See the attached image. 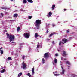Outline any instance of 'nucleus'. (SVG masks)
<instances>
[{"mask_svg": "<svg viewBox=\"0 0 77 77\" xmlns=\"http://www.w3.org/2000/svg\"><path fill=\"white\" fill-rule=\"evenodd\" d=\"M41 24V20L39 19L36 20L35 21V26L36 27L37 29H39Z\"/></svg>", "mask_w": 77, "mask_h": 77, "instance_id": "1", "label": "nucleus"}, {"mask_svg": "<svg viewBox=\"0 0 77 77\" xmlns=\"http://www.w3.org/2000/svg\"><path fill=\"white\" fill-rule=\"evenodd\" d=\"M9 39L10 42H11L12 44H14L15 43V42H12L14 41V39H15V35L11 34L9 36Z\"/></svg>", "mask_w": 77, "mask_h": 77, "instance_id": "2", "label": "nucleus"}, {"mask_svg": "<svg viewBox=\"0 0 77 77\" xmlns=\"http://www.w3.org/2000/svg\"><path fill=\"white\" fill-rule=\"evenodd\" d=\"M23 35V36H24L26 39H28L30 37V34L28 33H24Z\"/></svg>", "mask_w": 77, "mask_h": 77, "instance_id": "3", "label": "nucleus"}, {"mask_svg": "<svg viewBox=\"0 0 77 77\" xmlns=\"http://www.w3.org/2000/svg\"><path fill=\"white\" fill-rule=\"evenodd\" d=\"M22 65L23 66V69H25L27 68V64L26 63H24V62H23L22 63Z\"/></svg>", "mask_w": 77, "mask_h": 77, "instance_id": "4", "label": "nucleus"}, {"mask_svg": "<svg viewBox=\"0 0 77 77\" xmlns=\"http://www.w3.org/2000/svg\"><path fill=\"white\" fill-rule=\"evenodd\" d=\"M67 39H66L65 38H64L62 40V43L63 44H64L65 43H66L67 42Z\"/></svg>", "mask_w": 77, "mask_h": 77, "instance_id": "5", "label": "nucleus"}, {"mask_svg": "<svg viewBox=\"0 0 77 77\" xmlns=\"http://www.w3.org/2000/svg\"><path fill=\"white\" fill-rule=\"evenodd\" d=\"M44 55V57L45 59H47V58H48V53H45Z\"/></svg>", "mask_w": 77, "mask_h": 77, "instance_id": "6", "label": "nucleus"}, {"mask_svg": "<svg viewBox=\"0 0 77 77\" xmlns=\"http://www.w3.org/2000/svg\"><path fill=\"white\" fill-rule=\"evenodd\" d=\"M63 56L65 57V56H66L68 55V54H67V53H66V52L65 51H63Z\"/></svg>", "mask_w": 77, "mask_h": 77, "instance_id": "7", "label": "nucleus"}, {"mask_svg": "<svg viewBox=\"0 0 77 77\" xmlns=\"http://www.w3.org/2000/svg\"><path fill=\"white\" fill-rule=\"evenodd\" d=\"M35 38H37L38 36H39V34L37 33H35Z\"/></svg>", "mask_w": 77, "mask_h": 77, "instance_id": "8", "label": "nucleus"}, {"mask_svg": "<svg viewBox=\"0 0 77 77\" xmlns=\"http://www.w3.org/2000/svg\"><path fill=\"white\" fill-rule=\"evenodd\" d=\"M54 34H56V33L55 32H53L52 33H51L50 35L49 36V37H51V36H53V35H54Z\"/></svg>", "mask_w": 77, "mask_h": 77, "instance_id": "9", "label": "nucleus"}, {"mask_svg": "<svg viewBox=\"0 0 77 77\" xmlns=\"http://www.w3.org/2000/svg\"><path fill=\"white\" fill-rule=\"evenodd\" d=\"M51 15H52V13H51V12H50L49 13V15H47V17H49V16L50 17H51Z\"/></svg>", "mask_w": 77, "mask_h": 77, "instance_id": "10", "label": "nucleus"}, {"mask_svg": "<svg viewBox=\"0 0 77 77\" xmlns=\"http://www.w3.org/2000/svg\"><path fill=\"white\" fill-rule=\"evenodd\" d=\"M5 71H6V70H5V69H4L2 70H1L0 71V72L1 73H4V72H5Z\"/></svg>", "mask_w": 77, "mask_h": 77, "instance_id": "11", "label": "nucleus"}, {"mask_svg": "<svg viewBox=\"0 0 77 77\" xmlns=\"http://www.w3.org/2000/svg\"><path fill=\"white\" fill-rule=\"evenodd\" d=\"M1 9H5V10L6 9H8V8L6 7H2Z\"/></svg>", "mask_w": 77, "mask_h": 77, "instance_id": "12", "label": "nucleus"}, {"mask_svg": "<svg viewBox=\"0 0 77 77\" xmlns=\"http://www.w3.org/2000/svg\"><path fill=\"white\" fill-rule=\"evenodd\" d=\"M18 17V14L16 13H15L14 14V17Z\"/></svg>", "mask_w": 77, "mask_h": 77, "instance_id": "13", "label": "nucleus"}, {"mask_svg": "<svg viewBox=\"0 0 77 77\" xmlns=\"http://www.w3.org/2000/svg\"><path fill=\"white\" fill-rule=\"evenodd\" d=\"M27 1L28 2H29V3H32L33 2V0H27Z\"/></svg>", "mask_w": 77, "mask_h": 77, "instance_id": "14", "label": "nucleus"}, {"mask_svg": "<svg viewBox=\"0 0 77 77\" xmlns=\"http://www.w3.org/2000/svg\"><path fill=\"white\" fill-rule=\"evenodd\" d=\"M35 69V68L33 67L32 69V73L33 74H34V73H35V72H34V70Z\"/></svg>", "mask_w": 77, "mask_h": 77, "instance_id": "15", "label": "nucleus"}, {"mask_svg": "<svg viewBox=\"0 0 77 77\" xmlns=\"http://www.w3.org/2000/svg\"><path fill=\"white\" fill-rule=\"evenodd\" d=\"M23 3H24L25 4L27 3V0H23Z\"/></svg>", "mask_w": 77, "mask_h": 77, "instance_id": "16", "label": "nucleus"}, {"mask_svg": "<svg viewBox=\"0 0 77 77\" xmlns=\"http://www.w3.org/2000/svg\"><path fill=\"white\" fill-rule=\"evenodd\" d=\"M66 64H68V65H70V62H69L68 61H66Z\"/></svg>", "mask_w": 77, "mask_h": 77, "instance_id": "17", "label": "nucleus"}, {"mask_svg": "<svg viewBox=\"0 0 77 77\" xmlns=\"http://www.w3.org/2000/svg\"><path fill=\"white\" fill-rule=\"evenodd\" d=\"M42 63H43V64H44V63H45V60H44V58L42 59Z\"/></svg>", "mask_w": 77, "mask_h": 77, "instance_id": "18", "label": "nucleus"}, {"mask_svg": "<svg viewBox=\"0 0 77 77\" xmlns=\"http://www.w3.org/2000/svg\"><path fill=\"white\" fill-rule=\"evenodd\" d=\"M72 77H77V75H75L73 74H72Z\"/></svg>", "mask_w": 77, "mask_h": 77, "instance_id": "19", "label": "nucleus"}, {"mask_svg": "<svg viewBox=\"0 0 77 77\" xmlns=\"http://www.w3.org/2000/svg\"><path fill=\"white\" fill-rule=\"evenodd\" d=\"M22 74H23L22 73H19L18 74V77H20V76H21V75H22Z\"/></svg>", "mask_w": 77, "mask_h": 77, "instance_id": "20", "label": "nucleus"}, {"mask_svg": "<svg viewBox=\"0 0 77 77\" xmlns=\"http://www.w3.org/2000/svg\"><path fill=\"white\" fill-rule=\"evenodd\" d=\"M28 18L29 19H31V18H32V16H29Z\"/></svg>", "mask_w": 77, "mask_h": 77, "instance_id": "21", "label": "nucleus"}, {"mask_svg": "<svg viewBox=\"0 0 77 77\" xmlns=\"http://www.w3.org/2000/svg\"><path fill=\"white\" fill-rule=\"evenodd\" d=\"M57 59H55L54 60V62L55 63H57Z\"/></svg>", "mask_w": 77, "mask_h": 77, "instance_id": "22", "label": "nucleus"}, {"mask_svg": "<svg viewBox=\"0 0 77 77\" xmlns=\"http://www.w3.org/2000/svg\"><path fill=\"white\" fill-rule=\"evenodd\" d=\"M65 71V69H63L62 70V74H64V72Z\"/></svg>", "mask_w": 77, "mask_h": 77, "instance_id": "23", "label": "nucleus"}, {"mask_svg": "<svg viewBox=\"0 0 77 77\" xmlns=\"http://www.w3.org/2000/svg\"><path fill=\"white\" fill-rule=\"evenodd\" d=\"M55 5H52V9H54V8H55Z\"/></svg>", "mask_w": 77, "mask_h": 77, "instance_id": "24", "label": "nucleus"}, {"mask_svg": "<svg viewBox=\"0 0 77 77\" xmlns=\"http://www.w3.org/2000/svg\"><path fill=\"white\" fill-rule=\"evenodd\" d=\"M25 57H26V56L25 55H23L22 56V59H23V60H24V58H25Z\"/></svg>", "mask_w": 77, "mask_h": 77, "instance_id": "25", "label": "nucleus"}, {"mask_svg": "<svg viewBox=\"0 0 77 77\" xmlns=\"http://www.w3.org/2000/svg\"><path fill=\"white\" fill-rule=\"evenodd\" d=\"M7 59L8 60H12V58H11V57H9Z\"/></svg>", "mask_w": 77, "mask_h": 77, "instance_id": "26", "label": "nucleus"}, {"mask_svg": "<svg viewBox=\"0 0 77 77\" xmlns=\"http://www.w3.org/2000/svg\"><path fill=\"white\" fill-rule=\"evenodd\" d=\"M28 76H29V77H31V75H30V73H28L27 74Z\"/></svg>", "mask_w": 77, "mask_h": 77, "instance_id": "27", "label": "nucleus"}, {"mask_svg": "<svg viewBox=\"0 0 77 77\" xmlns=\"http://www.w3.org/2000/svg\"><path fill=\"white\" fill-rule=\"evenodd\" d=\"M17 31L19 32V31H20V27H18L17 28Z\"/></svg>", "mask_w": 77, "mask_h": 77, "instance_id": "28", "label": "nucleus"}, {"mask_svg": "<svg viewBox=\"0 0 77 77\" xmlns=\"http://www.w3.org/2000/svg\"><path fill=\"white\" fill-rule=\"evenodd\" d=\"M1 54H3V50H1Z\"/></svg>", "mask_w": 77, "mask_h": 77, "instance_id": "29", "label": "nucleus"}, {"mask_svg": "<svg viewBox=\"0 0 77 77\" xmlns=\"http://www.w3.org/2000/svg\"><path fill=\"white\" fill-rule=\"evenodd\" d=\"M62 42H62L61 41H60L59 45H61V44H62Z\"/></svg>", "mask_w": 77, "mask_h": 77, "instance_id": "30", "label": "nucleus"}, {"mask_svg": "<svg viewBox=\"0 0 77 77\" xmlns=\"http://www.w3.org/2000/svg\"><path fill=\"white\" fill-rule=\"evenodd\" d=\"M51 25V24H46V26L48 27V26H49V25Z\"/></svg>", "mask_w": 77, "mask_h": 77, "instance_id": "31", "label": "nucleus"}, {"mask_svg": "<svg viewBox=\"0 0 77 77\" xmlns=\"http://www.w3.org/2000/svg\"><path fill=\"white\" fill-rule=\"evenodd\" d=\"M7 36H9V33H7L6 34Z\"/></svg>", "mask_w": 77, "mask_h": 77, "instance_id": "32", "label": "nucleus"}, {"mask_svg": "<svg viewBox=\"0 0 77 77\" xmlns=\"http://www.w3.org/2000/svg\"><path fill=\"white\" fill-rule=\"evenodd\" d=\"M39 44H38L37 46V48H39Z\"/></svg>", "mask_w": 77, "mask_h": 77, "instance_id": "33", "label": "nucleus"}, {"mask_svg": "<svg viewBox=\"0 0 77 77\" xmlns=\"http://www.w3.org/2000/svg\"><path fill=\"white\" fill-rule=\"evenodd\" d=\"M53 74H54V75H55V76H57V74H55L54 72H53Z\"/></svg>", "mask_w": 77, "mask_h": 77, "instance_id": "34", "label": "nucleus"}, {"mask_svg": "<svg viewBox=\"0 0 77 77\" xmlns=\"http://www.w3.org/2000/svg\"><path fill=\"white\" fill-rule=\"evenodd\" d=\"M55 56H58V54L56 53V54H55Z\"/></svg>", "mask_w": 77, "mask_h": 77, "instance_id": "35", "label": "nucleus"}, {"mask_svg": "<svg viewBox=\"0 0 77 77\" xmlns=\"http://www.w3.org/2000/svg\"><path fill=\"white\" fill-rule=\"evenodd\" d=\"M69 29H68L67 31V33H69Z\"/></svg>", "mask_w": 77, "mask_h": 77, "instance_id": "36", "label": "nucleus"}, {"mask_svg": "<svg viewBox=\"0 0 77 77\" xmlns=\"http://www.w3.org/2000/svg\"><path fill=\"white\" fill-rule=\"evenodd\" d=\"M1 49H3V47H1V48H0V51H1L2 50H1Z\"/></svg>", "mask_w": 77, "mask_h": 77, "instance_id": "37", "label": "nucleus"}, {"mask_svg": "<svg viewBox=\"0 0 77 77\" xmlns=\"http://www.w3.org/2000/svg\"><path fill=\"white\" fill-rule=\"evenodd\" d=\"M48 32H49V31H48V30H47L46 31V33H48Z\"/></svg>", "mask_w": 77, "mask_h": 77, "instance_id": "38", "label": "nucleus"}, {"mask_svg": "<svg viewBox=\"0 0 77 77\" xmlns=\"http://www.w3.org/2000/svg\"><path fill=\"white\" fill-rule=\"evenodd\" d=\"M1 15H2V16H3V13H1Z\"/></svg>", "mask_w": 77, "mask_h": 77, "instance_id": "39", "label": "nucleus"}, {"mask_svg": "<svg viewBox=\"0 0 77 77\" xmlns=\"http://www.w3.org/2000/svg\"><path fill=\"white\" fill-rule=\"evenodd\" d=\"M52 26H53V27H54V26H55V25L53 24L52 25Z\"/></svg>", "mask_w": 77, "mask_h": 77, "instance_id": "40", "label": "nucleus"}, {"mask_svg": "<svg viewBox=\"0 0 77 77\" xmlns=\"http://www.w3.org/2000/svg\"><path fill=\"white\" fill-rule=\"evenodd\" d=\"M68 69H69V67H70V66H68Z\"/></svg>", "mask_w": 77, "mask_h": 77, "instance_id": "41", "label": "nucleus"}, {"mask_svg": "<svg viewBox=\"0 0 77 77\" xmlns=\"http://www.w3.org/2000/svg\"><path fill=\"white\" fill-rule=\"evenodd\" d=\"M57 76H58V75H60V74H57Z\"/></svg>", "mask_w": 77, "mask_h": 77, "instance_id": "42", "label": "nucleus"}, {"mask_svg": "<svg viewBox=\"0 0 77 77\" xmlns=\"http://www.w3.org/2000/svg\"><path fill=\"white\" fill-rule=\"evenodd\" d=\"M52 43H53V44H54V41H53V42H52Z\"/></svg>", "mask_w": 77, "mask_h": 77, "instance_id": "43", "label": "nucleus"}, {"mask_svg": "<svg viewBox=\"0 0 77 77\" xmlns=\"http://www.w3.org/2000/svg\"><path fill=\"white\" fill-rule=\"evenodd\" d=\"M61 68H62V69L63 70V69H63V67H62V66H61Z\"/></svg>", "mask_w": 77, "mask_h": 77, "instance_id": "44", "label": "nucleus"}, {"mask_svg": "<svg viewBox=\"0 0 77 77\" xmlns=\"http://www.w3.org/2000/svg\"><path fill=\"white\" fill-rule=\"evenodd\" d=\"M64 60H67V59H66V58H64Z\"/></svg>", "mask_w": 77, "mask_h": 77, "instance_id": "45", "label": "nucleus"}, {"mask_svg": "<svg viewBox=\"0 0 77 77\" xmlns=\"http://www.w3.org/2000/svg\"><path fill=\"white\" fill-rule=\"evenodd\" d=\"M64 11H66V9H64Z\"/></svg>", "mask_w": 77, "mask_h": 77, "instance_id": "46", "label": "nucleus"}, {"mask_svg": "<svg viewBox=\"0 0 77 77\" xmlns=\"http://www.w3.org/2000/svg\"><path fill=\"white\" fill-rule=\"evenodd\" d=\"M72 38V37H70L69 38V39H71Z\"/></svg>", "mask_w": 77, "mask_h": 77, "instance_id": "47", "label": "nucleus"}, {"mask_svg": "<svg viewBox=\"0 0 77 77\" xmlns=\"http://www.w3.org/2000/svg\"><path fill=\"white\" fill-rule=\"evenodd\" d=\"M57 73V72H54V73Z\"/></svg>", "mask_w": 77, "mask_h": 77, "instance_id": "48", "label": "nucleus"}, {"mask_svg": "<svg viewBox=\"0 0 77 77\" xmlns=\"http://www.w3.org/2000/svg\"><path fill=\"white\" fill-rule=\"evenodd\" d=\"M22 45V44H19V45Z\"/></svg>", "mask_w": 77, "mask_h": 77, "instance_id": "49", "label": "nucleus"}, {"mask_svg": "<svg viewBox=\"0 0 77 77\" xmlns=\"http://www.w3.org/2000/svg\"><path fill=\"white\" fill-rule=\"evenodd\" d=\"M10 21H14V20H10Z\"/></svg>", "mask_w": 77, "mask_h": 77, "instance_id": "50", "label": "nucleus"}, {"mask_svg": "<svg viewBox=\"0 0 77 77\" xmlns=\"http://www.w3.org/2000/svg\"><path fill=\"white\" fill-rule=\"evenodd\" d=\"M58 51H59V50H58Z\"/></svg>", "mask_w": 77, "mask_h": 77, "instance_id": "51", "label": "nucleus"}, {"mask_svg": "<svg viewBox=\"0 0 77 77\" xmlns=\"http://www.w3.org/2000/svg\"><path fill=\"white\" fill-rule=\"evenodd\" d=\"M62 58H61V60H62Z\"/></svg>", "mask_w": 77, "mask_h": 77, "instance_id": "52", "label": "nucleus"}, {"mask_svg": "<svg viewBox=\"0 0 77 77\" xmlns=\"http://www.w3.org/2000/svg\"><path fill=\"white\" fill-rule=\"evenodd\" d=\"M11 1H13V0H10Z\"/></svg>", "mask_w": 77, "mask_h": 77, "instance_id": "53", "label": "nucleus"}, {"mask_svg": "<svg viewBox=\"0 0 77 77\" xmlns=\"http://www.w3.org/2000/svg\"><path fill=\"white\" fill-rule=\"evenodd\" d=\"M48 40H50V39H48Z\"/></svg>", "mask_w": 77, "mask_h": 77, "instance_id": "54", "label": "nucleus"}, {"mask_svg": "<svg viewBox=\"0 0 77 77\" xmlns=\"http://www.w3.org/2000/svg\"><path fill=\"white\" fill-rule=\"evenodd\" d=\"M6 32H7V31H6Z\"/></svg>", "mask_w": 77, "mask_h": 77, "instance_id": "55", "label": "nucleus"}]
</instances>
